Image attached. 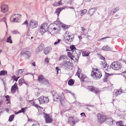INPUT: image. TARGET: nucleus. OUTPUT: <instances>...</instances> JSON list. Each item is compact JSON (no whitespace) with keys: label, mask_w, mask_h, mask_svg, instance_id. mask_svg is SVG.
<instances>
[{"label":"nucleus","mask_w":126,"mask_h":126,"mask_svg":"<svg viewBox=\"0 0 126 126\" xmlns=\"http://www.w3.org/2000/svg\"><path fill=\"white\" fill-rule=\"evenodd\" d=\"M67 53V55L68 57L70 58L71 60H73L74 62H77L80 56V53L77 50L76 51L72 52L69 50Z\"/></svg>","instance_id":"nucleus-1"},{"label":"nucleus","mask_w":126,"mask_h":126,"mask_svg":"<svg viewBox=\"0 0 126 126\" xmlns=\"http://www.w3.org/2000/svg\"><path fill=\"white\" fill-rule=\"evenodd\" d=\"M91 76L94 78L98 79L101 77L102 74L99 69L93 68L91 73Z\"/></svg>","instance_id":"nucleus-2"},{"label":"nucleus","mask_w":126,"mask_h":126,"mask_svg":"<svg viewBox=\"0 0 126 126\" xmlns=\"http://www.w3.org/2000/svg\"><path fill=\"white\" fill-rule=\"evenodd\" d=\"M97 123L99 124H101L105 122L108 119L107 115L100 113L97 114Z\"/></svg>","instance_id":"nucleus-3"},{"label":"nucleus","mask_w":126,"mask_h":126,"mask_svg":"<svg viewBox=\"0 0 126 126\" xmlns=\"http://www.w3.org/2000/svg\"><path fill=\"white\" fill-rule=\"evenodd\" d=\"M62 66L63 68L68 70L72 69L73 67V63L69 61H63Z\"/></svg>","instance_id":"nucleus-4"},{"label":"nucleus","mask_w":126,"mask_h":126,"mask_svg":"<svg viewBox=\"0 0 126 126\" xmlns=\"http://www.w3.org/2000/svg\"><path fill=\"white\" fill-rule=\"evenodd\" d=\"M110 67L114 70H119L121 69L122 66L120 63L117 62H114L111 63Z\"/></svg>","instance_id":"nucleus-5"},{"label":"nucleus","mask_w":126,"mask_h":126,"mask_svg":"<svg viewBox=\"0 0 126 126\" xmlns=\"http://www.w3.org/2000/svg\"><path fill=\"white\" fill-rule=\"evenodd\" d=\"M44 116L45 121L46 123L50 124L53 122L54 120L51 114L44 113Z\"/></svg>","instance_id":"nucleus-6"},{"label":"nucleus","mask_w":126,"mask_h":126,"mask_svg":"<svg viewBox=\"0 0 126 126\" xmlns=\"http://www.w3.org/2000/svg\"><path fill=\"white\" fill-rule=\"evenodd\" d=\"M48 27L49 26L47 23H45L43 24L40 27L39 30L40 32L42 35L44 34L47 31Z\"/></svg>","instance_id":"nucleus-7"},{"label":"nucleus","mask_w":126,"mask_h":126,"mask_svg":"<svg viewBox=\"0 0 126 126\" xmlns=\"http://www.w3.org/2000/svg\"><path fill=\"white\" fill-rule=\"evenodd\" d=\"M38 81L42 84L46 85L49 83L48 80L46 79L43 75H40L38 76Z\"/></svg>","instance_id":"nucleus-8"},{"label":"nucleus","mask_w":126,"mask_h":126,"mask_svg":"<svg viewBox=\"0 0 126 126\" xmlns=\"http://www.w3.org/2000/svg\"><path fill=\"white\" fill-rule=\"evenodd\" d=\"M20 54L22 56H24L26 58H28L31 56V53L27 48H24L22 50Z\"/></svg>","instance_id":"nucleus-9"},{"label":"nucleus","mask_w":126,"mask_h":126,"mask_svg":"<svg viewBox=\"0 0 126 126\" xmlns=\"http://www.w3.org/2000/svg\"><path fill=\"white\" fill-rule=\"evenodd\" d=\"M38 99L39 100L40 104H44L48 103L49 101V99L47 97L42 96L39 97Z\"/></svg>","instance_id":"nucleus-10"},{"label":"nucleus","mask_w":126,"mask_h":126,"mask_svg":"<svg viewBox=\"0 0 126 126\" xmlns=\"http://www.w3.org/2000/svg\"><path fill=\"white\" fill-rule=\"evenodd\" d=\"M38 26V22L37 21L33 19H31L29 26V29H34L37 27Z\"/></svg>","instance_id":"nucleus-11"},{"label":"nucleus","mask_w":126,"mask_h":126,"mask_svg":"<svg viewBox=\"0 0 126 126\" xmlns=\"http://www.w3.org/2000/svg\"><path fill=\"white\" fill-rule=\"evenodd\" d=\"M87 89L90 91L96 94H98L100 92V91L98 88L93 86H88Z\"/></svg>","instance_id":"nucleus-12"},{"label":"nucleus","mask_w":126,"mask_h":126,"mask_svg":"<svg viewBox=\"0 0 126 126\" xmlns=\"http://www.w3.org/2000/svg\"><path fill=\"white\" fill-rule=\"evenodd\" d=\"M1 12L5 14L7 13L8 11V7L5 5H2L0 7Z\"/></svg>","instance_id":"nucleus-13"},{"label":"nucleus","mask_w":126,"mask_h":126,"mask_svg":"<svg viewBox=\"0 0 126 126\" xmlns=\"http://www.w3.org/2000/svg\"><path fill=\"white\" fill-rule=\"evenodd\" d=\"M76 118H75L72 116H70L69 117L68 120V123L70 125L73 124V126L77 122V121L76 120Z\"/></svg>","instance_id":"nucleus-14"},{"label":"nucleus","mask_w":126,"mask_h":126,"mask_svg":"<svg viewBox=\"0 0 126 126\" xmlns=\"http://www.w3.org/2000/svg\"><path fill=\"white\" fill-rule=\"evenodd\" d=\"M18 89V88L17 86V84L16 82L14 85L12 87L11 89V92L12 93H15L16 90Z\"/></svg>","instance_id":"nucleus-15"},{"label":"nucleus","mask_w":126,"mask_h":126,"mask_svg":"<svg viewBox=\"0 0 126 126\" xmlns=\"http://www.w3.org/2000/svg\"><path fill=\"white\" fill-rule=\"evenodd\" d=\"M45 47L43 43L40 45L36 50V53H37L42 50Z\"/></svg>","instance_id":"nucleus-16"},{"label":"nucleus","mask_w":126,"mask_h":126,"mask_svg":"<svg viewBox=\"0 0 126 126\" xmlns=\"http://www.w3.org/2000/svg\"><path fill=\"white\" fill-rule=\"evenodd\" d=\"M79 78L80 79V80L83 81L88 82L89 80V79L88 77L85 75L83 74L81 75L80 76Z\"/></svg>","instance_id":"nucleus-17"},{"label":"nucleus","mask_w":126,"mask_h":126,"mask_svg":"<svg viewBox=\"0 0 126 126\" xmlns=\"http://www.w3.org/2000/svg\"><path fill=\"white\" fill-rule=\"evenodd\" d=\"M52 94L54 101H57L60 97L59 94L58 93H57L56 92L54 91L52 92Z\"/></svg>","instance_id":"nucleus-18"},{"label":"nucleus","mask_w":126,"mask_h":126,"mask_svg":"<svg viewBox=\"0 0 126 126\" xmlns=\"http://www.w3.org/2000/svg\"><path fill=\"white\" fill-rule=\"evenodd\" d=\"M57 25L54 24H50V30L51 32L57 30V28L55 27Z\"/></svg>","instance_id":"nucleus-19"},{"label":"nucleus","mask_w":126,"mask_h":126,"mask_svg":"<svg viewBox=\"0 0 126 126\" xmlns=\"http://www.w3.org/2000/svg\"><path fill=\"white\" fill-rule=\"evenodd\" d=\"M115 94L116 95H118L123 92V90L121 88L118 89H115L114 90Z\"/></svg>","instance_id":"nucleus-20"},{"label":"nucleus","mask_w":126,"mask_h":126,"mask_svg":"<svg viewBox=\"0 0 126 126\" xmlns=\"http://www.w3.org/2000/svg\"><path fill=\"white\" fill-rule=\"evenodd\" d=\"M51 48L49 47H48L44 49V53L46 55L48 54L51 51Z\"/></svg>","instance_id":"nucleus-21"},{"label":"nucleus","mask_w":126,"mask_h":126,"mask_svg":"<svg viewBox=\"0 0 126 126\" xmlns=\"http://www.w3.org/2000/svg\"><path fill=\"white\" fill-rule=\"evenodd\" d=\"M62 0H61L58 2L57 1H55L54 3L52 4L54 6L57 7L60 5H62L63 3H62Z\"/></svg>","instance_id":"nucleus-22"},{"label":"nucleus","mask_w":126,"mask_h":126,"mask_svg":"<svg viewBox=\"0 0 126 126\" xmlns=\"http://www.w3.org/2000/svg\"><path fill=\"white\" fill-rule=\"evenodd\" d=\"M69 33L68 31H66V32L65 34L64 35V38L65 39V40L67 41H71L70 40V38H69Z\"/></svg>","instance_id":"nucleus-23"},{"label":"nucleus","mask_w":126,"mask_h":126,"mask_svg":"<svg viewBox=\"0 0 126 126\" xmlns=\"http://www.w3.org/2000/svg\"><path fill=\"white\" fill-rule=\"evenodd\" d=\"M22 83H24L27 85H28V83L27 82L25 81L23 79H19L18 80L19 85L21 84L20 85V86H21Z\"/></svg>","instance_id":"nucleus-24"},{"label":"nucleus","mask_w":126,"mask_h":126,"mask_svg":"<svg viewBox=\"0 0 126 126\" xmlns=\"http://www.w3.org/2000/svg\"><path fill=\"white\" fill-rule=\"evenodd\" d=\"M16 15V14H14L12 15L11 16L10 20L11 22H16V19L15 16Z\"/></svg>","instance_id":"nucleus-25"},{"label":"nucleus","mask_w":126,"mask_h":126,"mask_svg":"<svg viewBox=\"0 0 126 126\" xmlns=\"http://www.w3.org/2000/svg\"><path fill=\"white\" fill-rule=\"evenodd\" d=\"M64 8H63V7L59 8L56 9L55 13L58 16H59V14L61 12Z\"/></svg>","instance_id":"nucleus-26"},{"label":"nucleus","mask_w":126,"mask_h":126,"mask_svg":"<svg viewBox=\"0 0 126 126\" xmlns=\"http://www.w3.org/2000/svg\"><path fill=\"white\" fill-rule=\"evenodd\" d=\"M22 16L19 14H16L15 16L16 19V22H19L21 20V18Z\"/></svg>","instance_id":"nucleus-27"},{"label":"nucleus","mask_w":126,"mask_h":126,"mask_svg":"<svg viewBox=\"0 0 126 126\" xmlns=\"http://www.w3.org/2000/svg\"><path fill=\"white\" fill-rule=\"evenodd\" d=\"M76 74L79 77L82 74L81 73V70L79 67H78V70L76 73Z\"/></svg>","instance_id":"nucleus-28"},{"label":"nucleus","mask_w":126,"mask_h":126,"mask_svg":"<svg viewBox=\"0 0 126 126\" xmlns=\"http://www.w3.org/2000/svg\"><path fill=\"white\" fill-rule=\"evenodd\" d=\"M70 48L71 50V51H71L73 52L74 51L75 52V51H76V50H77L78 51H79V50L77 49L76 47L73 45H71L70 46Z\"/></svg>","instance_id":"nucleus-29"},{"label":"nucleus","mask_w":126,"mask_h":126,"mask_svg":"<svg viewBox=\"0 0 126 126\" xmlns=\"http://www.w3.org/2000/svg\"><path fill=\"white\" fill-rule=\"evenodd\" d=\"M61 104L62 105H64L65 103L66 100L64 97H61L60 99Z\"/></svg>","instance_id":"nucleus-30"},{"label":"nucleus","mask_w":126,"mask_h":126,"mask_svg":"<svg viewBox=\"0 0 126 126\" xmlns=\"http://www.w3.org/2000/svg\"><path fill=\"white\" fill-rule=\"evenodd\" d=\"M75 80L72 79H71L68 81V84L70 86H72L74 84Z\"/></svg>","instance_id":"nucleus-31"},{"label":"nucleus","mask_w":126,"mask_h":126,"mask_svg":"<svg viewBox=\"0 0 126 126\" xmlns=\"http://www.w3.org/2000/svg\"><path fill=\"white\" fill-rule=\"evenodd\" d=\"M7 75V72L6 71L2 70L0 72V76H5Z\"/></svg>","instance_id":"nucleus-32"},{"label":"nucleus","mask_w":126,"mask_h":126,"mask_svg":"<svg viewBox=\"0 0 126 126\" xmlns=\"http://www.w3.org/2000/svg\"><path fill=\"white\" fill-rule=\"evenodd\" d=\"M87 10L84 9L83 10H81L80 11V14L81 16H82L85 14H86L87 12Z\"/></svg>","instance_id":"nucleus-33"},{"label":"nucleus","mask_w":126,"mask_h":126,"mask_svg":"<svg viewBox=\"0 0 126 126\" xmlns=\"http://www.w3.org/2000/svg\"><path fill=\"white\" fill-rule=\"evenodd\" d=\"M90 52L88 53L86 51H84L82 52V54L83 56H88Z\"/></svg>","instance_id":"nucleus-34"},{"label":"nucleus","mask_w":126,"mask_h":126,"mask_svg":"<svg viewBox=\"0 0 126 126\" xmlns=\"http://www.w3.org/2000/svg\"><path fill=\"white\" fill-rule=\"evenodd\" d=\"M102 49L104 50H109L110 49V48L107 46H104L102 47Z\"/></svg>","instance_id":"nucleus-35"},{"label":"nucleus","mask_w":126,"mask_h":126,"mask_svg":"<svg viewBox=\"0 0 126 126\" xmlns=\"http://www.w3.org/2000/svg\"><path fill=\"white\" fill-rule=\"evenodd\" d=\"M24 71V70L23 69H20L16 72V75H18L21 74Z\"/></svg>","instance_id":"nucleus-36"},{"label":"nucleus","mask_w":126,"mask_h":126,"mask_svg":"<svg viewBox=\"0 0 126 126\" xmlns=\"http://www.w3.org/2000/svg\"><path fill=\"white\" fill-rule=\"evenodd\" d=\"M69 36V38H70V40L71 41H70V42H71L72 41H73V39H74V35L73 34H72L70 33H69V35H68Z\"/></svg>","instance_id":"nucleus-37"},{"label":"nucleus","mask_w":126,"mask_h":126,"mask_svg":"<svg viewBox=\"0 0 126 126\" xmlns=\"http://www.w3.org/2000/svg\"><path fill=\"white\" fill-rule=\"evenodd\" d=\"M14 114H12L11 115L9 118L8 120V121L9 122H11L13 121L14 119Z\"/></svg>","instance_id":"nucleus-38"},{"label":"nucleus","mask_w":126,"mask_h":126,"mask_svg":"<svg viewBox=\"0 0 126 126\" xmlns=\"http://www.w3.org/2000/svg\"><path fill=\"white\" fill-rule=\"evenodd\" d=\"M27 107H25L24 108H22V109L19 111H18V113H21L22 112L23 113H24L25 111V110H27Z\"/></svg>","instance_id":"nucleus-39"},{"label":"nucleus","mask_w":126,"mask_h":126,"mask_svg":"<svg viewBox=\"0 0 126 126\" xmlns=\"http://www.w3.org/2000/svg\"><path fill=\"white\" fill-rule=\"evenodd\" d=\"M11 36H10L8 37L6 40L7 42L9 43L10 44L12 43V41L11 39Z\"/></svg>","instance_id":"nucleus-40"},{"label":"nucleus","mask_w":126,"mask_h":126,"mask_svg":"<svg viewBox=\"0 0 126 126\" xmlns=\"http://www.w3.org/2000/svg\"><path fill=\"white\" fill-rule=\"evenodd\" d=\"M123 121H118L117 123L118 124L119 126H125V125L123 124Z\"/></svg>","instance_id":"nucleus-41"},{"label":"nucleus","mask_w":126,"mask_h":126,"mask_svg":"<svg viewBox=\"0 0 126 126\" xmlns=\"http://www.w3.org/2000/svg\"><path fill=\"white\" fill-rule=\"evenodd\" d=\"M109 77L108 76H106L103 79V80L104 82H107L108 81V79Z\"/></svg>","instance_id":"nucleus-42"},{"label":"nucleus","mask_w":126,"mask_h":126,"mask_svg":"<svg viewBox=\"0 0 126 126\" xmlns=\"http://www.w3.org/2000/svg\"><path fill=\"white\" fill-rule=\"evenodd\" d=\"M32 126H40L39 124L37 122H34Z\"/></svg>","instance_id":"nucleus-43"},{"label":"nucleus","mask_w":126,"mask_h":126,"mask_svg":"<svg viewBox=\"0 0 126 126\" xmlns=\"http://www.w3.org/2000/svg\"><path fill=\"white\" fill-rule=\"evenodd\" d=\"M12 79L16 81H17V79L15 76L14 75L12 76Z\"/></svg>","instance_id":"nucleus-44"},{"label":"nucleus","mask_w":126,"mask_h":126,"mask_svg":"<svg viewBox=\"0 0 126 126\" xmlns=\"http://www.w3.org/2000/svg\"><path fill=\"white\" fill-rule=\"evenodd\" d=\"M6 18L5 17H3L1 19L2 21H3L5 23L6 25V26H7V23L6 21Z\"/></svg>","instance_id":"nucleus-45"},{"label":"nucleus","mask_w":126,"mask_h":126,"mask_svg":"<svg viewBox=\"0 0 126 126\" xmlns=\"http://www.w3.org/2000/svg\"><path fill=\"white\" fill-rule=\"evenodd\" d=\"M65 58V56L64 55L61 56L59 59V60L60 61L63 60Z\"/></svg>","instance_id":"nucleus-46"},{"label":"nucleus","mask_w":126,"mask_h":126,"mask_svg":"<svg viewBox=\"0 0 126 126\" xmlns=\"http://www.w3.org/2000/svg\"><path fill=\"white\" fill-rule=\"evenodd\" d=\"M115 122V121L113 120H112L111 121H110L109 122V124L110 126H111L113 125L114 123V122Z\"/></svg>","instance_id":"nucleus-47"},{"label":"nucleus","mask_w":126,"mask_h":126,"mask_svg":"<svg viewBox=\"0 0 126 126\" xmlns=\"http://www.w3.org/2000/svg\"><path fill=\"white\" fill-rule=\"evenodd\" d=\"M45 63L47 64L49 63V59L47 57L45 59Z\"/></svg>","instance_id":"nucleus-48"},{"label":"nucleus","mask_w":126,"mask_h":126,"mask_svg":"<svg viewBox=\"0 0 126 126\" xmlns=\"http://www.w3.org/2000/svg\"><path fill=\"white\" fill-rule=\"evenodd\" d=\"M12 33L13 34H19V32L17 30H15L12 32Z\"/></svg>","instance_id":"nucleus-49"},{"label":"nucleus","mask_w":126,"mask_h":126,"mask_svg":"<svg viewBox=\"0 0 126 126\" xmlns=\"http://www.w3.org/2000/svg\"><path fill=\"white\" fill-rule=\"evenodd\" d=\"M5 97L6 98V100L7 101H9V100H10V97L9 95H5Z\"/></svg>","instance_id":"nucleus-50"},{"label":"nucleus","mask_w":126,"mask_h":126,"mask_svg":"<svg viewBox=\"0 0 126 126\" xmlns=\"http://www.w3.org/2000/svg\"><path fill=\"white\" fill-rule=\"evenodd\" d=\"M61 41V39H58V41L57 42H54V44L55 45H56L60 43Z\"/></svg>","instance_id":"nucleus-51"},{"label":"nucleus","mask_w":126,"mask_h":126,"mask_svg":"<svg viewBox=\"0 0 126 126\" xmlns=\"http://www.w3.org/2000/svg\"><path fill=\"white\" fill-rule=\"evenodd\" d=\"M67 26L66 25H63L62 26V27L64 29H65L66 28H68Z\"/></svg>","instance_id":"nucleus-52"},{"label":"nucleus","mask_w":126,"mask_h":126,"mask_svg":"<svg viewBox=\"0 0 126 126\" xmlns=\"http://www.w3.org/2000/svg\"><path fill=\"white\" fill-rule=\"evenodd\" d=\"M28 24V21L27 20H26L25 22L23 24V25L25 24L27 25Z\"/></svg>","instance_id":"nucleus-53"},{"label":"nucleus","mask_w":126,"mask_h":126,"mask_svg":"<svg viewBox=\"0 0 126 126\" xmlns=\"http://www.w3.org/2000/svg\"><path fill=\"white\" fill-rule=\"evenodd\" d=\"M33 105L34 106L36 107L37 108H40V107H39V106L37 104H34Z\"/></svg>","instance_id":"nucleus-54"},{"label":"nucleus","mask_w":126,"mask_h":126,"mask_svg":"<svg viewBox=\"0 0 126 126\" xmlns=\"http://www.w3.org/2000/svg\"><path fill=\"white\" fill-rule=\"evenodd\" d=\"M81 30L83 32H84V31L85 30V28H84V27H81Z\"/></svg>","instance_id":"nucleus-55"},{"label":"nucleus","mask_w":126,"mask_h":126,"mask_svg":"<svg viewBox=\"0 0 126 126\" xmlns=\"http://www.w3.org/2000/svg\"><path fill=\"white\" fill-rule=\"evenodd\" d=\"M105 73L106 74V76H108L109 77V76H110V75H112L113 74H110L109 73Z\"/></svg>","instance_id":"nucleus-56"},{"label":"nucleus","mask_w":126,"mask_h":126,"mask_svg":"<svg viewBox=\"0 0 126 126\" xmlns=\"http://www.w3.org/2000/svg\"><path fill=\"white\" fill-rule=\"evenodd\" d=\"M102 59L104 60L103 62L104 63V66L105 63V61H104V60L105 59V58L103 57H102Z\"/></svg>","instance_id":"nucleus-57"},{"label":"nucleus","mask_w":126,"mask_h":126,"mask_svg":"<svg viewBox=\"0 0 126 126\" xmlns=\"http://www.w3.org/2000/svg\"><path fill=\"white\" fill-rule=\"evenodd\" d=\"M55 69L57 71H59L60 70L59 69V68L58 67H56L55 68Z\"/></svg>","instance_id":"nucleus-58"},{"label":"nucleus","mask_w":126,"mask_h":126,"mask_svg":"<svg viewBox=\"0 0 126 126\" xmlns=\"http://www.w3.org/2000/svg\"><path fill=\"white\" fill-rule=\"evenodd\" d=\"M78 38H79V39L80 40H81L82 38V36H79Z\"/></svg>","instance_id":"nucleus-59"},{"label":"nucleus","mask_w":126,"mask_h":126,"mask_svg":"<svg viewBox=\"0 0 126 126\" xmlns=\"http://www.w3.org/2000/svg\"><path fill=\"white\" fill-rule=\"evenodd\" d=\"M83 114H84V116L85 117H86V116L85 115L84 112H82V113H80V115H82Z\"/></svg>","instance_id":"nucleus-60"},{"label":"nucleus","mask_w":126,"mask_h":126,"mask_svg":"<svg viewBox=\"0 0 126 126\" xmlns=\"http://www.w3.org/2000/svg\"><path fill=\"white\" fill-rule=\"evenodd\" d=\"M32 65L34 66H35V63L34 62H33L32 63Z\"/></svg>","instance_id":"nucleus-61"},{"label":"nucleus","mask_w":126,"mask_h":126,"mask_svg":"<svg viewBox=\"0 0 126 126\" xmlns=\"http://www.w3.org/2000/svg\"><path fill=\"white\" fill-rule=\"evenodd\" d=\"M8 102L7 103V104H11V102L10 100H9V101H8Z\"/></svg>","instance_id":"nucleus-62"},{"label":"nucleus","mask_w":126,"mask_h":126,"mask_svg":"<svg viewBox=\"0 0 126 126\" xmlns=\"http://www.w3.org/2000/svg\"><path fill=\"white\" fill-rule=\"evenodd\" d=\"M85 1L87 2H90L91 1V0H84Z\"/></svg>","instance_id":"nucleus-63"},{"label":"nucleus","mask_w":126,"mask_h":126,"mask_svg":"<svg viewBox=\"0 0 126 126\" xmlns=\"http://www.w3.org/2000/svg\"><path fill=\"white\" fill-rule=\"evenodd\" d=\"M108 37H104V38H101V40H102V39H106V38H108Z\"/></svg>","instance_id":"nucleus-64"}]
</instances>
